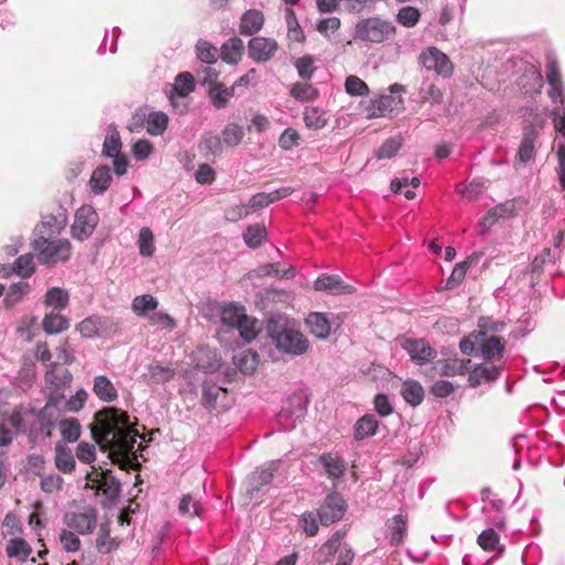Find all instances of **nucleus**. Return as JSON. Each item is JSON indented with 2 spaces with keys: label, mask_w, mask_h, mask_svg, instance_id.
<instances>
[{
  "label": "nucleus",
  "mask_w": 565,
  "mask_h": 565,
  "mask_svg": "<svg viewBox=\"0 0 565 565\" xmlns=\"http://www.w3.org/2000/svg\"><path fill=\"white\" fill-rule=\"evenodd\" d=\"M138 247L141 256L150 257L154 253L153 233L148 227H142L139 232Z\"/></svg>",
  "instance_id": "603ef678"
},
{
  "label": "nucleus",
  "mask_w": 565,
  "mask_h": 565,
  "mask_svg": "<svg viewBox=\"0 0 565 565\" xmlns=\"http://www.w3.org/2000/svg\"><path fill=\"white\" fill-rule=\"evenodd\" d=\"M505 347V341L497 335H488L483 331L482 340L480 341L479 358L484 359L487 362L498 360L502 356Z\"/></svg>",
  "instance_id": "f3484780"
},
{
  "label": "nucleus",
  "mask_w": 565,
  "mask_h": 565,
  "mask_svg": "<svg viewBox=\"0 0 565 565\" xmlns=\"http://www.w3.org/2000/svg\"><path fill=\"white\" fill-rule=\"evenodd\" d=\"M379 422L373 415H364L354 425V437L362 440L366 437L375 435Z\"/></svg>",
  "instance_id": "72a5a7b5"
},
{
  "label": "nucleus",
  "mask_w": 565,
  "mask_h": 565,
  "mask_svg": "<svg viewBox=\"0 0 565 565\" xmlns=\"http://www.w3.org/2000/svg\"><path fill=\"white\" fill-rule=\"evenodd\" d=\"M478 259H479V256L472 255V256L468 257L466 260L457 264L448 279V285L451 287L459 285L463 280L468 268L472 264H476L478 262Z\"/></svg>",
  "instance_id": "49530a36"
},
{
  "label": "nucleus",
  "mask_w": 565,
  "mask_h": 565,
  "mask_svg": "<svg viewBox=\"0 0 565 565\" xmlns=\"http://www.w3.org/2000/svg\"><path fill=\"white\" fill-rule=\"evenodd\" d=\"M30 286L28 282L19 281L12 284L6 295L4 303L7 307H12L19 302L24 295L29 292Z\"/></svg>",
  "instance_id": "3c124183"
},
{
  "label": "nucleus",
  "mask_w": 565,
  "mask_h": 565,
  "mask_svg": "<svg viewBox=\"0 0 565 565\" xmlns=\"http://www.w3.org/2000/svg\"><path fill=\"white\" fill-rule=\"evenodd\" d=\"M120 150L121 139L119 132L115 127L110 126L103 145V154L110 158L120 154Z\"/></svg>",
  "instance_id": "a19ab883"
},
{
  "label": "nucleus",
  "mask_w": 565,
  "mask_h": 565,
  "mask_svg": "<svg viewBox=\"0 0 565 565\" xmlns=\"http://www.w3.org/2000/svg\"><path fill=\"white\" fill-rule=\"evenodd\" d=\"M402 147V137L395 136L386 139L376 151L379 159H390L396 154Z\"/></svg>",
  "instance_id": "5fc2aeb1"
},
{
  "label": "nucleus",
  "mask_w": 565,
  "mask_h": 565,
  "mask_svg": "<svg viewBox=\"0 0 565 565\" xmlns=\"http://www.w3.org/2000/svg\"><path fill=\"white\" fill-rule=\"evenodd\" d=\"M420 12L418 9L407 6L398 11L397 21L406 28H412L418 22Z\"/></svg>",
  "instance_id": "338daca9"
},
{
  "label": "nucleus",
  "mask_w": 565,
  "mask_h": 565,
  "mask_svg": "<svg viewBox=\"0 0 565 565\" xmlns=\"http://www.w3.org/2000/svg\"><path fill=\"white\" fill-rule=\"evenodd\" d=\"M65 525L79 535L92 534L97 527L96 504L86 499L74 500L64 513Z\"/></svg>",
  "instance_id": "7ed1b4c3"
},
{
  "label": "nucleus",
  "mask_w": 565,
  "mask_h": 565,
  "mask_svg": "<svg viewBox=\"0 0 565 565\" xmlns=\"http://www.w3.org/2000/svg\"><path fill=\"white\" fill-rule=\"evenodd\" d=\"M265 226L258 224L252 225L248 226L247 230L245 231L244 241L249 247L256 248L262 244L263 239L265 238Z\"/></svg>",
  "instance_id": "bf43d9fd"
},
{
  "label": "nucleus",
  "mask_w": 565,
  "mask_h": 565,
  "mask_svg": "<svg viewBox=\"0 0 565 565\" xmlns=\"http://www.w3.org/2000/svg\"><path fill=\"white\" fill-rule=\"evenodd\" d=\"M395 32V28L380 18H369L356 24V38L362 41L381 43L390 39Z\"/></svg>",
  "instance_id": "39448f33"
},
{
  "label": "nucleus",
  "mask_w": 565,
  "mask_h": 565,
  "mask_svg": "<svg viewBox=\"0 0 565 565\" xmlns=\"http://www.w3.org/2000/svg\"><path fill=\"white\" fill-rule=\"evenodd\" d=\"M158 305L153 296L146 294L134 298L131 309L137 316L145 317L149 311L156 310Z\"/></svg>",
  "instance_id": "4c0bfd02"
},
{
  "label": "nucleus",
  "mask_w": 565,
  "mask_h": 565,
  "mask_svg": "<svg viewBox=\"0 0 565 565\" xmlns=\"http://www.w3.org/2000/svg\"><path fill=\"white\" fill-rule=\"evenodd\" d=\"M93 391L104 402H113L117 398V390L105 375H98L94 379Z\"/></svg>",
  "instance_id": "c85d7f7f"
},
{
  "label": "nucleus",
  "mask_w": 565,
  "mask_h": 565,
  "mask_svg": "<svg viewBox=\"0 0 565 565\" xmlns=\"http://www.w3.org/2000/svg\"><path fill=\"white\" fill-rule=\"evenodd\" d=\"M295 67L302 79L309 81L316 71L315 58L311 55L301 56L296 60Z\"/></svg>",
  "instance_id": "13d9d810"
},
{
  "label": "nucleus",
  "mask_w": 565,
  "mask_h": 565,
  "mask_svg": "<svg viewBox=\"0 0 565 565\" xmlns=\"http://www.w3.org/2000/svg\"><path fill=\"white\" fill-rule=\"evenodd\" d=\"M45 302L47 306L61 310L67 306L68 295L63 289L54 287L46 292Z\"/></svg>",
  "instance_id": "6e6d98bb"
},
{
  "label": "nucleus",
  "mask_w": 565,
  "mask_h": 565,
  "mask_svg": "<svg viewBox=\"0 0 565 565\" xmlns=\"http://www.w3.org/2000/svg\"><path fill=\"white\" fill-rule=\"evenodd\" d=\"M173 87L179 96H181V97L188 96L195 88L194 78H193L192 74L189 72L179 74L175 77Z\"/></svg>",
  "instance_id": "864d4df0"
},
{
  "label": "nucleus",
  "mask_w": 565,
  "mask_h": 565,
  "mask_svg": "<svg viewBox=\"0 0 565 565\" xmlns=\"http://www.w3.org/2000/svg\"><path fill=\"white\" fill-rule=\"evenodd\" d=\"M278 51V43L274 39L256 36L248 42V54L258 63L269 61Z\"/></svg>",
  "instance_id": "ddd939ff"
},
{
  "label": "nucleus",
  "mask_w": 565,
  "mask_h": 565,
  "mask_svg": "<svg viewBox=\"0 0 565 565\" xmlns=\"http://www.w3.org/2000/svg\"><path fill=\"white\" fill-rule=\"evenodd\" d=\"M310 332L319 339H327L331 331V323L326 315L311 312L306 318Z\"/></svg>",
  "instance_id": "412c9836"
},
{
  "label": "nucleus",
  "mask_w": 565,
  "mask_h": 565,
  "mask_svg": "<svg viewBox=\"0 0 565 565\" xmlns=\"http://www.w3.org/2000/svg\"><path fill=\"white\" fill-rule=\"evenodd\" d=\"M236 329L245 342H250L256 338L259 326L255 318H250L245 313Z\"/></svg>",
  "instance_id": "37998d69"
},
{
  "label": "nucleus",
  "mask_w": 565,
  "mask_h": 565,
  "mask_svg": "<svg viewBox=\"0 0 565 565\" xmlns=\"http://www.w3.org/2000/svg\"><path fill=\"white\" fill-rule=\"evenodd\" d=\"M483 331L470 333L460 342V351L466 355L479 356L480 341L482 340Z\"/></svg>",
  "instance_id": "09e8293b"
},
{
  "label": "nucleus",
  "mask_w": 565,
  "mask_h": 565,
  "mask_svg": "<svg viewBox=\"0 0 565 565\" xmlns=\"http://www.w3.org/2000/svg\"><path fill=\"white\" fill-rule=\"evenodd\" d=\"M45 380L46 383L55 387V391L52 393L57 394L58 396H64L62 393H60V390L70 385L72 382V374L66 367L57 366L53 367L45 374Z\"/></svg>",
  "instance_id": "a878e982"
},
{
  "label": "nucleus",
  "mask_w": 565,
  "mask_h": 565,
  "mask_svg": "<svg viewBox=\"0 0 565 565\" xmlns=\"http://www.w3.org/2000/svg\"><path fill=\"white\" fill-rule=\"evenodd\" d=\"M469 360H438L435 370L443 376H456L465 374L469 370Z\"/></svg>",
  "instance_id": "4be33fe9"
},
{
  "label": "nucleus",
  "mask_w": 565,
  "mask_h": 565,
  "mask_svg": "<svg viewBox=\"0 0 565 565\" xmlns=\"http://www.w3.org/2000/svg\"><path fill=\"white\" fill-rule=\"evenodd\" d=\"M511 204H499L492 210H490L479 222V226L481 227V233L487 232L495 222L501 218L505 217L511 213L510 209Z\"/></svg>",
  "instance_id": "c9c22d12"
},
{
  "label": "nucleus",
  "mask_w": 565,
  "mask_h": 565,
  "mask_svg": "<svg viewBox=\"0 0 565 565\" xmlns=\"http://www.w3.org/2000/svg\"><path fill=\"white\" fill-rule=\"evenodd\" d=\"M503 509V501L501 499H491L490 497H482V512L495 525L503 524V516L501 515Z\"/></svg>",
  "instance_id": "7c9ffc66"
},
{
  "label": "nucleus",
  "mask_w": 565,
  "mask_h": 565,
  "mask_svg": "<svg viewBox=\"0 0 565 565\" xmlns=\"http://www.w3.org/2000/svg\"><path fill=\"white\" fill-rule=\"evenodd\" d=\"M196 367L202 369L205 372H215L221 366V359L216 352L206 348H201L196 351L195 356Z\"/></svg>",
  "instance_id": "b1692460"
},
{
  "label": "nucleus",
  "mask_w": 565,
  "mask_h": 565,
  "mask_svg": "<svg viewBox=\"0 0 565 565\" xmlns=\"http://www.w3.org/2000/svg\"><path fill=\"white\" fill-rule=\"evenodd\" d=\"M401 394L405 402L412 406L419 405L424 399V388L419 382L414 380H408L403 383Z\"/></svg>",
  "instance_id": "c756f323"
},
{
  "label": "nucleus",
  "mask_w": 565,
  "mask_h": 565,
  "mask_svg": "<svg viewBox=\"0 0 565 565\" xmlns=\"http://www.w3.org/2000/svg\"><path fill=\"white\" fill-rule=\"evenodd\" d=\"M67 220L66 210L63 206H58L55 213L42 216V221L34 228V236L52 238L65 228Z\"/></svg>",
  "instance_id": "1a4fd4ad"
},
{
  "label": "nucleus",
  "mask_w": 565,
  "mask_h": 565,
  "mask_svg": "<svg viewBox=\"0 0 565 565\" xmlns=\"http://www.w3.org/2000/svg\"><path fill=\"white\" fill-rule=\"evenodd\" d=\"M64 396L51 393L50 399L46 405L40 411L38 415V422L40 429L45 433L46 437H51V429L58 427L60 422L65 417L62 416L61 408L63 407Z\"/></svg>",
  "instance_id": "0eeeda50"
},
{
  "label": "nucleus",
  "mask_w": 565,
  "mask_h": 565,
  "mask_svg": "<svg viewBox=\"0 0 565 565\" xmlns=\"http://www.w3.org/2000/svg\"><path fill=\"white\" fill-rule=\"evenodd\" d=\"M303 120L306 126L312 129H320L327 124V119L318 108H306Z\"/></svg>",
  "instance_id": "e2e57ef3"
},
{
  "label": "nucleus",
  "mask_w": 565,
  "mask_h": 565,
  "mask_svg": "<svg viewBox=\"0 0 565 565\" xmlns=\"http://www.w3.org/2000/svg\"><path fill=\"white\" fill-rule=\"evenodd\" d=\"M244 137L243 129L235 124L227 125L222 131L223 142L227 146L238 145Z\"/></svg>",
  "instance_id": "680f3d73"
},
{
  "label": "nucleus",
  "mask_w": 565,
  "mask_h": 565,
  "mask_svg": "<svg viewBox=\"0 0 565 565\" xmlns=\"http://www.w3.org/2000/svg\"><path fill=\"white\" fill-rule=\"evenodd\" d=\"M234 362L242 373L252 374L258 365V355L252 350H245L234 356Z\"/></svg>",
  "instance_id": "e433bc0d"
},
{
  "label": "nucleus",
  "mask_w": 565,
  "mask_h": 565,
  "mask_svg": "<svg viewBox=\"0 0 565 565\" xmlns=\"http://www.w3.org/2000/svg\"><path fill=\"white\" fill-rule=\"evenodd\" d=\"M420 63L428 71L449 77L452 74V63L448 56L438 49L430 46L420 54Z\"/></svg>",
  "instance_id": "9d476101"
},
{
  "label": "nucleus",
  "mask_w": 565,
  "mask_h": 565,
  "mask_svg": "<svg viewBox=\"0 0 565 565\" xmlns=\"http://www.w3.org/2000/svg\"><path fill=\"white\" fill-rule=\"evenodd\" d=\"M264 24V15L258 10H248L241 18L239 31L244 35H253Z\"/></svg>",
  "instance_id": "393cba45"
},
{
  "label": "nucleus",
  "mask_w": 565,
  "mask_h": 565,
  "mask_svg": "<svg viewBox=\"0 0 565 565\" xmlns=\"http://www.w3.org/2000/svg\"><path fill=\"white\" fill-rule=\"evenodd\" d=\"M168 121L169 118L164 113L152 111L148 115L146 120L147 131L153 136L161 135L166 130Z\"/></svg>",
  "instance_id": "79ce46f5"
},
{
  "label": "nucleus",
  "mask_w": 565,
  "mask_h": 565,
  "mask_svg": "<svg viewBox=\"0 0 565 565\" xmlns=\"http://www.w3.org/2000/svg\"><path fill=\"white\" fill-rule=\"evenodd\" d=\"M110 181L111 174L109 167L99 166L92 173L89 180L90 190L95 194H102L108 189Z\"/></svg>",
  "instance_id": "bb28decb"
},
{
  "label": "nucleus",
  "mask_w": 565,
  "mask_h": 565,
  "mask_svg": "<svg viewBox=\"0 0 565 565\" xmlns=\"http://www.w3.org/2000/svg\"><path fill=\"white\" fill-rule=\"evenodd\" d=\"M244 51V43L238 38H232L221 47V57L228 64H237Z\"/></svg>",
  "instance_id": "cd10ccee"
},
{
  "label": "nucleus",
  "mask_w": 565,
  "mask_h": 565,
  "mask_svg": "<svg viewBox=\"0 0 565 565\" xmlns=\"http://www.w3.org/2000/svg\"><path fill=\"white\" fill-rule=\"evenodd\" d=\"M409 508L406 503H401L398 512L392 518L386 519V536L392 546H401L407 535Z\"/></svg>",
  "instance_id": "423d86ee"
},
{
  "label": "nucleus",
  "mask_w": 565,
  "mask_h": 565,
  "mask_svg": "<svg viewBox=\"0 0 565 565\" xmlns=\"http://www.w3.org/2000/svg\"><path fill=\"white\" fill-rule=\"evenodd\" d=\"M32 553L30 544L22 537L10 539L6 546V554L20 563H25Z\"/></svg>",
  "instance_id": "5701e85b"
},
{
  "label": "nucleus",
  "mask_w": 565,
  "mask_h": 565,
  "mask_svg": "<svg viewBox=\"0 0 565 565\" xmlns=\"http://www.w3.org/2000/svg\"><path fill=\"white\" fill-rule=\"evenodd\" d=\"M345 90L351 96H365L369 94V86L358 76L350 75L345 79Z\"/></svg>",
  "instance_id": "052dcab7"
},
{
  "label": "nucleus",
  "mask_w": 565,
  "mask_h": 565,
  "mask_svg": "<svg viewBox=\"0 0 565 565\" xmlns=\"http://www.w3.org/2000/svg\"><path fill=\"white\" fill-rule=\"evenodd\" d=\"M32 247L38 254L41 264L54 266L60 262H66L72 254V245L67 239L34 237Z\"/></svg>",
  "instance_id": "20e7f679"
},
{
  "label": "nucleus",
  "mask_w": 565,
  "mask_h": 565,
  "mask_svg": "<svg viewBox=\"0 0 565 565\" xmlns=\"http://www.w3.org/2000/svg\"><path fill=\"white\" fill-rule=\"evenodd\" d=\"M79 333L85 338L100 335L99 317H89L84 319L77 327Z\"/></svg>",
  "instance_id": "69168bd1"
},
{
  "label": "nucleus",
  "mask_w": 565,
  "mask_h": 565,
  "mask_svg": "<svg viewBox=\"0 0 565 565\" xmlns=\"http://www.w3.org/2000/svg\"><path fill=\"white\" fill-rule=\"evenodd\" d=\"M244 315L245 310L243 307L228 305L222 309L221 320L224 326L236 329Z\"/></svg>",
  "instance_id": "c03bdc74"
},
{
  "label": "nucleus",
  "mask_w": 565,
  "mask_h": 565,
  "mask_svg": "<svg viewBox=\"0 0 565 565\" xmlns=\"http://www.w3.org/2000/svg\"><path fill=\"white\" fill-rule=\"evenodd\" d=\"M315 289L319 291H326L330 295H345L355 291L354 287L345 284L337 275H323L315 281Z\"/></svg>",
  "instance_id": "dca6fc26"
},
{
  "label": "nucleus",
  "mask_w": 565,
  "mask_h": 565,
  "mask_svg": "<svg viewBox=\"0 0 565 565\" xmlns=\"http://www.w3.org/2000/svg\"><path fill=\"white\" fill-rule=\"evenodd\" d=\"M401 345L409 354L411 360L418 364L436 356V351L424 339H404Z\"/></svg>",
  "instance_id": "4468645a"
},
{
  "label": "nucleus",
  "mask_w": 565,
  "mask_h": 565,
  "mask_svg": "<svg viewBox=\"0 0 565 565\" xmlns=\"http://www.w3.org/2000/svg\"><path fill=\"white\" fill-rule=\"evenodd\" d=\"M35 267L33 262V256L31 254H25L20 256L14 263V270L18 275L22 277H29L33 274Z\"/></svg>",
  "instance_id": "774afa93"
},
{
  "label": "nucleus",
  "mask_w": 565,
  "mask_h": 565,
  "mask_svg": "<svg viewBox=\"0 0 565 565\" xmlns=\"http://www.w3.org/2000/svg\"><path fill=\"white\" fill-rule=\"evenodd\" d=\"M348 504L343 497H326L317 513L322 525L332 524L342 519Z\"/></svg>",
  "instance_id": "9b49d317"
},
{
  "label": "nucleus",
  "mask_w": 565,
  "mask_h": 565,
  "mask_svg": "<svg viewBox=\"0 0 565 565\" xmlns=\"http://www.w3.org/2000/svg\"><path fill=\"white\" fill-rule=\"evenodd\" d=\"M68 327V320L60 313L51 312L43 319V329L49 334L60 333Z\"/></svg>",
  "instance_id": "ea45409f"
},
{
  "label": "nucleus",
  "mask_w": 565,
  "mask_h": 565,
  "mask_svg": "<svg viewBox=\"0 0 565 565\" xmlns=\"http://www.w3.org/2000/svg\"><path fill=\"white\" fill-rule=\"evenodd\" d=\"M200 151L205 156L217 157L223 151V141L220 136L206 132L202 136L199 143Z\"/></svg>",
  "instance_id": "2f4dec72"
},
{
  "label": "nucleus",
  "mask_w": 565,
  "mask_h": 565,
  "mask_svg": "<svg viewBox=\"0 0 565 565\" xmlns=\"http://www.w3.org/2000/svg\"><path fill=\"white\" fill-rule=\"evenodd\" d=\"M268 333L276 348L290 355H301L308 350L306 337L288 323L270 320Z\"/></svg>",
  "instance_id": "f03ea898"
},
{
  "label": "nucleus",
  "mask_w": 565,
  "mask_h": 565,
  "mask_svg": "<svg viewBox=\"0 0 565 565\" xmlns=\"http://www.w3.org/2000/svg\"><path fill=\"white\" fill-rule=\"evenodd\" d=\"M499 376V367L490 362L476 365L468 376L469 385L472 387L493 382Z\"/></svg>",
  "instance_id": "a211bd4d"
},
{
  "label": "nucleus",
  "mask_w": 565,
  "mask_h": 565,
  "mask_svg": "<svg viewBox=\"0 0 565 565\" xmlns=\"http://www.w3.org/2000/svg\"><path fill=\"white\" fill-rule=\"evenodd\" d=\"M98 431L94 433L96 443L103 451L115 460H129L136 454L139 434L130 424L126 412L118 408L105 409Z\"/></svg>",
  "instance_id": "f257e3e1"
},
{
  "label": "nucleus",
  "mask_w": 565,
  "mask_h": 565,
  "mask_svg": "<svg viewBox=\"0 0 565 565\" xmlns=\"http://www.w3.org/2000/svg\"><path fill=\"white\" fill-rule=\"evenodd\" d=\"M98 220V214L92 206L84 205L79 207L75 213L72 225V236L82 242L87 239L94 233Z\"/></svg>",
  "instance_id": "6e6552de"
},
{
  "label": "nucleus",
  "mask_w": 565,
  "mask_h": 565,
  "mask_svg": "<svg viewBox=\"0 0 565 565\" xmlns=\"http://www.w3.org/2000/svg\"><path fill=\"white\" fill-rule=\"evenodd\" d=\"M290 95L301 102H310L317 97V90L307 83H295L290 88Z\"/></svg>",
  "instance_id": "4d7b16f0"
},
{
  "label": "nucleus",
  "mask_w": 565,
  "mask_h": 565,
  "mask_svg": "<svg viewBox=\"0 0 565 565\" xmlns=\"http://www.w3.org/2000/svg\"><path fill=\"white\" fill-rule=\"evenodd\" d=\"M60 543L64 551L75 553L81 548V540L73 531L62 530L60 534Z\"/></svg>",
  "instance_id": "0e129e2a"
},
{
  "label": "nucleus",
  "mask_w": 565,
  "mask_h": 565,
  "mask_svg": "<svg viewBox=\"0 0 565 565\" xmlns=\"http://www.w3.org/2000/svg\"><path fill=\"white\" fill-rule=\"evenodd\" d=\"M234 86L227 88L221 83L215 82L214 84H212L209 94L213 106L217 109L225 108L230 98L234 94Z\"/></svg>",
  "instance_id": "473e14b6"
},
{
  "label": "nucleus",
  "mask_w": 565,
  "mask_h": 565,
  "mask_svg": "<svg viewBox=\"0 0 565 565\" xmlns=\"http://www.w3.org/2000/svg\"><path fill=\"white\" fill-rule=\"evenodd\" d=\"M196 55L199 60L206 64L216 62L220 53L216 46L204 40H199L196 43Z\"/></svg>",
  "instance_id": "a18cd8bd"
},
{
  "label": "nucleus",
  "mask_w": 565,
  "mask_h": 565,
  "mask_svg": "<svg viewBox=\"0 0 565 565\" xmlns=\"http://www.w3.org/2000/svg\"><path fill=\"white\" fill-rule=\"evenodd\" d=\"M319 462L330 479H340L347 470V465L341 456L333 452L322 454Z\"/></svg>",
  "instance_id": "6ab92c4d"
},
{
  "label": "nucleus",
  "mask_w": 565,
  "mask_h": 565,
  "mask_svg": "<svg viewBox=\"0 0 565 565\" xmlns=\"http://www.w3.org/2000/svg\"><path fill=\"white\" fill-rule=\"evenodd\" d=\"M401 97H394L392 95H383L373 103L374 110L370 115L371 117H383L387 113L393 111L397 106L402 104Z\"/></svg>",
  "instance_id": "f704fd0d"
},
{
  "label": "nucleus",
  "mask_w": 565,
  "mask_h": 565,
  "mask_svg": "<svg viewBox=\"0 0 565 565\" xmlns=\"http://www.w3.org/2000/svg\"><path fill=\"white\" fill-rule=\"evenodd\" d=\"M58 429L63 440L66 443H74L81 436V425L76 418L65 417L62 422H60Z\"/></svg>",
  "instance_id": "58836bf2"
},
{
  "label": "nucleus",
  "mask_w": 565,
  "mask_h": 565,
  "mask_svg": "<svg viewBox=\"0 0 565 565\" xmlns=\"http://www.w3.org/2000/svg\"><path fill=\"white\" fill-rule=\"evenodd\" d=\"M55 451L56 467L63 472H71L75 468V459L72 451L62 446H56Z\"/></svg>",
  "instance_id": "de8ad7c7"
},
{
  "label": "nucleus",
  "mask_w": 565,
  "mask_h": 565,
  "mask_svg": "<svg viewBox=\"0 0 565 565\" xmlns=\"http://www.w3.org/2000/svg\"><path fill=\"white\" fill-rule=\"evenodd\" d=\"M279 466L280 461H269L252 472L245 480L246 494H254L260 491V486L270 483Z\"/></svg>",
  "instance_id": "f8f14e48"
},
{
  "label": "nucleus",
  "mask_w": 565,
  "mask_h": 565,
  "mask_svg": "<svg viewBox=\"0 0 565 565\" xmlns=\"http://www.w3.org/2000/svg\"><path fill=\"white\" fill-rule=\"evenodd\" d=\"M537 137L539 132L533 126H529L524 129L515 158V166L519 163L526 164L534 160Z\"/></svg>",
  "instance_id": "2eb2a0df"
},
{
  "label": "nucleus",
  "mask_w": 565,
  "mask_h": 565,
  "mask_svg": "<svg viewBox=\"0 0 565 565\" xmlns=\"http://www.w3.org/2000/svg\"><path fill=\"white\" fill-rule=\"evenodd\" d=\"M222 391V387L215 383L205 381L202 385V404L205 408L212 409L215 407L216 399Z\"/></svg>",
  "instance_id": "8fccbe9b"
},
{
  "label": "nucleus",
  "mask_w": 565,
  "mask_h": 565,
  "mask_svg": "<svg viewBox=\"0 0 565 565\" xmlns=\"http://www.w3.org/2000/svg\"><path fill=\"white\" fill-rule=\"evenodd\" d=\"M109 522H102L96 537V548L102 554H108L116 551L121 541L118 537L110 536Z\"/></svg>",
  "instance_id": "aec40b11"
}]
</instances>
